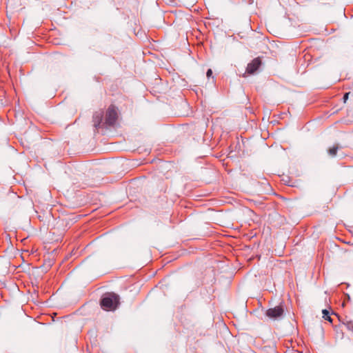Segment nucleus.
<instances>
[{"mask_svg":"<svg viewBox=\"0 0 353 353\" xmlns=\"http://www.w3.org/2000/svg\"><path fill=\"white\" fill-rule=\"evenodd\" d=\"M101 307L106 311L116 310L119 304V296L114 293L105 294L101 299Z\"/></svg>","mask_w":353,"mask_h":353,"instance_id":"obj_1","label":"nucleus"},{"mask_svg":"<svg viewBox=\"0 0 353 353\" xmlns=\"http://www.w3.org/2000/svg\"><path fill=\"white\" fill-rule=\"evenodd\" d=\"M117 117L118 115L115 107L111 105L106 112L105 123L108 126H114L117 122Z\"/></svg>","mask_w":353,"mask_h":353,"instance_id":"obj_2","label":"nucleus"},{"mask_svg":"<svg viewBox=\"0 0 353 353\" xmlns=\"http://www.w3.org/2000/svg\"><path fill=\"white\" fill-rule=\"evenodd\" d=\"M261 65V61L259 58L254 59L250 63L248 64L245 73L249 74H254Z\"/></svg>","mask_w":353,"mask_h":353,"instance_id":"obj_3","label":"nucleus"},{"mask_svg":"<svg viewBox=\"0 0 353 353\" xmlns=\"http://www.w3.org/2000/svg\"><path fill=\"white\" fill-rule=\"evenodd\" d=\"M283 314V309L281 306H276L274 308H270L266 312V315L273 319L281 317Z\"/></svg>","mask_w":353,"mask_h":353,"instance_id":"obj_4","label":"nucleus"},{"mask_svg":"<svg viewBox=\"0 0 353 353\" xmlns=\"http://www.w3.org/2000/svg\"><path fill=\"white\" fill-rule=\"evenodd\" d=\"M103 119V112L99 111L96 112L93 115V122L94 126L95 128H98L100 127V125L102 122Z\"/></svg>","mask_w":353,"mask_h":353,"instance_id":"obj_5","label":"nucleus"},{"mask_svg":"<svg viewBox=\"0 0 353 353\" xmlns=\"http://www.w3.org/2000/svg\"><path fill=\"white\" fill-rule=\"evenodd\" d=\"M322 313H323V318L324 319L330 321V323L332 322V319L330 316V312L327 310H326V309L323 310Z\"/></svg>","mask_w":353,"mask_h":353,"instance_id":"obj_6","label":"nucleus"},{"mask_svg":"<svg viewBox=\"0 0 353 353\" xmlns=\"http://www.w3.org/2000/svg\"><path fill=\"white\" fill-rule=\"evenodd\" d=\"M338 149H339L338 145H334L328 150V154L331 157H334L336 154Z\"/></svg>","mask_w":353,"mask_h":353,"instance_id":"obj_7","label":"nucleus"},{"mask_svg":"<svg viewBox=\"0 0 353 353\" xmlns=\"http://www.w3.org/2000/svg\"><path fill=\"white\" fill-rule=\"evenodd\" d=\"M345 325L350 331L353 332V322L348 321L346 323Z\"/></svg>","mask_w":353,"mask_h":353,"instance_id":"obj_8","label":"nucleus"},{"mask_svg":"<svg viewBox=\"0 0 353 353\" xmlns=\"http://www.w3.org/2000/svg\"><path fill=\"white\" fill-rule=\"evenodd\" d=\"M212 70L211 69H208L207 72H206L207 77L209 78V77H210L212 76Z\"/></svg>","mask_w":353,"mask_h":353,"instance_id":"obj_9","label":"nucleus"},{"mask_svg":"<svg viewBox=\"0 0 353 353\" xmlns=\"http://www.w3.org/2000/svg\"><path fill=\"white\" fill-rule=\"evenodd\" d=\"M348 95H349V93H348V92H347V93H345V94H344V96H343V101H344V102H345V101L347 100V99H348Z\"/></svg>","mask_w":353,"mask_h":353,"instance_id":"obj_10","label":"nucleus"}]
</instances>
